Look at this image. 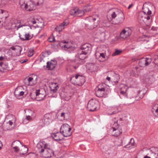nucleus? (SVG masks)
Returning <instances> with one entry per match:
<instances>
[{
    "label": "nucleus",
    "mask_w": 158,
    "mask_h": 158,
    "mask_svg": "<svg viewBox=\"0 0 158 158\" xmlns=\"http://www.w3.org/2000/svg\"><path fill=\"white\" fill-rule=\"evenodd\" d=\"M24 35H25L24 38H22L23 40V41L28 40L31 39L32 37L29 33H26Z\"/></svg>",
    "instance_id": "nucleus-25"
},
{
    "label": "nucleus",
    "mask_w": 158,
    "mask_h": 158,
    "mask_svg": "<svg viewBox=\"0 0 158 158\" xmlns=\"http://www.w3.org/2000/svg\"><path fill=\"white\" fill-rule=\"evenodd\" d=\"M80 50L84 53L87 54L90 52L91 50V45L89 44H85L82 45L81 47Z\"/></svg>",
    "instance_id": "nucleus-11"
},
{
    "label": "nucleus",
    "mask_w": 158,
    "mask_h": 158,
    "mask_svg": "<svg viewBox=\"0 0 158 158\" xmlns=\"http://www.w3.org/2000/svg\"><path fill=\"white\" fill-rule=\"evenodd\" d=\"M19 4L21 7L22 9H25L26 10L31 11L35 10L36 9V5L34 4L31 1L28 2L27 4L23 3L21 4V2H20Z\"/></svg>",
    "instance_id": "nucleus-5"
},
{
    "label": "nucleus",
    "mask_w": 158,
    "mask_h": 158,
    "mask_svg": "<svg viewBox=\"0 0 158 158\" xmlns=\"http://www.w3.org/2000/svg\"><path fill=\"white\" fill-rule=\"evenodd\" d=\"M50 86H53V87H59L58 84L57 83H52Z\"/></svg>",
    "instance_id": "nucleus-43"
},
{
    "label": "nucleus",
    "mask_w": 158,
    "mask_h": 158,
    "mask_svg": "<svg viewBox=\"0 0 158 158\" xmlns=\"http://www.w3.org/2000/svg\"><path fill=\"white\" fill-rule=\"evenodd\" d=\"M40 90H36L35 92V99L37 101L43 100L46 96L45 94L40 93Z\"/></svg>",
    "instance_id": "nucleus-13"
},
{
    "label": "nucleus",
    "mask_w": 158,
    "mask_h": 158,
    "mask_svg": "<svg viewBox=\"0 0 158 158\" xmlns=\"http://www.w3.org/2000/svg\"><path fill=\"white\" fill-rule=\"evenodd\" d=\"M138 69V68L137 67H135L133 69V71H135L137 70V69Z\"/></svg>",
    "instance_id": "nucleus-64"
},
{
    "label": "nucleus",
    "mask_w": 158,
    "mask_h": 158,
    "mask_svg": "<svg viewBox=\"0 0 158 158\" xmlns=\"http://www.w3.org/2000/svg\"><path fill=\"white\" fill-rule=\"evenodd\" d=\"M8 123H9L10 125L11 126L12 125L13 122L12 121L10 120L9 121Z\"/></svg>",
    "instance_id": "nucleus-59"
},
{
    "label": "nucleus",
    "mask_w": 158,
    "mask_h": 158,
    "mask_svg": "<svg viewBox=\"0 0 158 158\" xmlns=\"http://www.w3.org/2000/svg\"><path fill=\"white\" fill-rule=\"evenodd\" d=\"M33 54L34 51L33 50H30L28 52V55L29 56H32Z\"/></svg>",
    "instance_id": "nucleus-41"
},
{
    "label": "nucleus",
    "mask_w": 158,
    "mask_h": 158,
    "mask_svg": "<svg viewBox=\"0 0 158 158\" xmlns=\"http://www.w3.org/2000/svg\"><path fill=\"white\" fill-rule=\"evenodd\" d=\"M27 59L19 60V61L21 63H25V62H27Z\"/></svg>",
    "instance_id": "nucleus-47"
},
{
    "label": "nucleus",
    "mask_w": 158,
    "mask_h": 158,
    "mask_svg": "<svg viewBox=\"0 0 158 158\" xmlns=\"http://www.w3.org/2000/svg\"><path fill=\"white\" fill-rule=\"evenodd\" d=\"M102 25L104 27H108L109 26V23L108 22H106V23H105V24L103 23Z\"/></svg>",
    "instance_id": "nucleus-51"
},
{
    "label": "nucleus",
    "mask_w": 158,
    "mask_h": 158,
    "mask_svg": "<svg viewBox=\"0 0 158 158\" xmlns=\"http://www.w3.org/2000/svg\"><path fill=\"white\" fill-rule=\"evenodd\" d=\"M111 16L113 23L114 24H119L122 23L124 20V16L122 11L120 10L115 9L112 12Z\"/></svg>",
    "instance_id": "nucleus-2"
},
{
    "label": "nucleus",
    "mask_w": 158,
    "mask_h": 158,
    "mask_svg": "<svg viewBox=\"0 0 158 158\" xmlns=\"http://www.w3.org/2000/svg\"><path fill=\"white\" fill-rule=\"evenodd\" d=\"M121 52L122 51L116 49L115 50V52L112 54V55L113 56L118 55L120 54Z\"/></svg>",
    "instance_id": "nucleus-35"
},
{
    "label": "nucleus",
    "mask_w": 158,
    "mask_h": 158,
    "mask_svg": "<svg viewBox=\"0 0 158 158\" xmlns=\"http://www.w3.org/2000/svg\"><path fill=\"white\" fill-rule=\"evenodd\" d=\"M31 22L33 24H35L37 23V22L34 19H32L31 20Z\"/></svg>",
    "instance_id": "nucleus-54"
},
{
    "label": "nucleus",
    "mask_w": 158,
    "mask_h": 158,
    "mask_svg": "<svg viewBox=\"0 0 158 158\" xmlns=\"http://www.w3.org/2000/svg\"><path fill=\"white\" fill-rule=\"evenodd\" d=\"M115 147L113 146L106 152L105 156L106 158H112L116 154Z\"/></svg>",
    "instance_id": "nucleus-9"
},
{
    "label": "nucleus",
    "mask_w": 158,
    "mask_h": 158,
    "mask_svg": "<svg viewBox=\"0 0 158 158\" xmlns=\"http://www.w3.org/2000/svg\"><path fill=\"white\" fill-rule=\"evenodd\" d=\"M19 37L20 38L21 40H23L22 39V38H24L25 35L24 34L23 35H19Z\"/></svg>",
    "instance_id": "nucleus-52"
},
{
    "label": "nucleus",
    "mask_w": 158,
    "mask_h": 158,
    "mask_svg": "<svg viewBox=\"0 0 158 158\" xmlns=\"http://www.w3.org/2000/svg\"><path fill=\"white\" fill-rule=\"evenodd\" d=\"M8 16V15L6 11H4L3 13L0 14V23L2 22L5 23L6 19Z\"/></svg>",
    "instance_id": "nucleus-17"
},
{
    "label": "nucleus",
    "mask_w": 158,
    "mask_h": 158,
    "mask_svg": "<svg viewBox=\"0 0 158 158\" xmlns=\"http://www.w3.org/2000/svg\"><path fill=\"white\" fill-rule=\"evenodd\" d=\"M9 24L10 25V27H6V28L7 29L10 30L14 29L16 27V25L15 23H10Z\"/></svg>",
    "instance_id": "nucleus-29"
},
{
    "label": "nucleus",
    "mask_w": 158,
    "mask_h": 158,
    "mask_svg": "<svg viewBox=\"0 0 158 158\" xmlns=\"http://www.w3.org/2000/svg\"><path fill=\"white\" fill-rule=\"evenodd\" d=\"M68 24V23L64 21L59 26L55 28V30H56V31L60 32L64 28V27L67 26Z\"/></svg>",
    "instance_id": "nucleus-18"
},
{
    "label": "nucleus",
    "mask_w": 158,
    "mask_h": 158,
    "mask_svg": "<svg viewBox=\"0 0 158 158\" xmlns=\"http://www.w3.org/2000/svg\"><path fill=\"white\" fill-rule=\"evenodd\" d=\"M20 88H16L14 92V94L15 95V96L18 98L19 97V94L20 93Z\"/></svg>",
    "instance_id": "nucleus-31"
},
{
    "label": "nucleus",
    "mask_w": 158,
    "mask_h": 158,
    "mask_svg": "<svg viewBox=\"0 0 158 158\" xmlns=\"http://www.w3.org/2000/svg\"><path fill=\"white\" fill-rule=\"evenodd\" d=\"M91 10V7L90 6H87L85 7L84 10L83 12H89Z\"/></svg>",
    "instance_id": "nucleus-33"
},
{
    "label": "nucleus",
    "mask_w": 158,
    "mask_h": 158,
    "mask_svg": "<svg viewBox=\"0 0 158 158\" xmlns=\"http://www.w3.org/2000/svg\"><path fill=\"white\" fill-rule=\"evenodd\" d=\"M99 57H102L103 58H105V55L104 53H100V55Z\"/></svg>",
    "instance_id": "nucleus-50"
},
{
    "label": "nucleus",
    "mask_w": 158,
    "mask_h": 158,
    "mask_svg": "<svg viewBox=\"0 0 158 158\" xmlns=\"http://www.w3.org/2000/svg\"><path fill=\"white\" fill-rule=\"evenodd\" d=\"M152 111V113L155 112L156 114H158V104L153 106Z\"/></svg>",
    "instance_id": "nucleus-27"
},
{
    "label": "nucleus",
    "mask_w": 158,
    "mask_h": 158,
    "mask_svg": "<svg viewBox=\"0 0 158 158\" xmlns=\"http://www.w3.org/2000/svg\"><path fill=\"white\" fill-rule=\"evenodd\" d=\"M50 88L51 91L53 93H55L59 87H53V86H50Z\"/></svg>",
    "instance_id": "nucleus-36"
},
{
    "label": "nucleus",
    "mask_w": 158,
    "mask_h": 158,
    "mask_svg": "<svg viewBox=\"0 0 158 158\" xmlns=\"http://www.w3.org/2000/svg\"><path fill=\"white\" fill-rule=\"evenodd\" d=\"M71 128L68 124H63L60 129V132L64 137H68L71 135Z\"/></svg>",
    "instance_id": "nucleus-4"
},
{
    "label": "nucleus",
    "mask_w": 158,
    "mask_h": 158,
    "mask_svg": "<svg viewBox=\"0 0 158 158\" xmlns=\"http://www.w3.org/2000/svg\"><path fill=\"white\" fill-rule=\"evenodd\" d=\"M122 132L121 131H119V133H118L117 132V133H115V134L114 135H113L114 136H117L119 135L120 134L122 133Z\"/></svg>",
    "instance_id": "nucleus-49"
},
{
    "label": "nucleus",
    "mask_w": 158,
    "mask_h": 158,
    "mask_svg": "<svg viewBox=\"0 0 158 158\" xmlns=\"http://www.w3.org/2000/svg\"><path fill=\"white\" fill-rule=\"evenodd\" d=\"M48 40L49 42H53L54 41H55V39L54 37L50 36L48 39Z\"/></svg>",
    "instance_id": "nucleus-40"
},
{
    "label": "nucleus",
    "mask_w": 158,
    "mask_h": 158,
    "mask_svg": "<svg viewBox=\"0 0 158 158\" xmlns=\"http://www.w3.org/2000/svg\"><path fill=\"white\" fill-rule=\"evenodd\" d=\"M72 67H73L75 69H77L80 64V63L76 59L75 60H72Z\"/></svg>",
    "instance_id": "nucleus-22"
},
{
    "label": "nucleus",
    "mask_w": 158,
    "mask_h": 158,
    "mask_svg": "<svg viewBox=\"0 0 158 158\" xmlns=\"http://www.w3.org/2000/svg\"><path fill=\"white\" fill-rule=\"evenodd\" d=\"M97 26V24H94L92 26L91 24H86V27L88 29L93 30V34L94 35H97L98 37L102 40L105 39V33L104 31H102L103 28L101 27L98 28H96V27Z\"/></svg>",
    "instance_id": "nucleus-3"
},
{
    "label": "nucleus",
    "mask_w": 158,
    "mask_h": 158,
    "mask_svg": "<svg viewBox=\"0 0 158 158\" xmlns=\"http://www.w3.org/2000/svg\"><path fill=\"white\" fill-rule=\"evenodd\" d=\"M26 26V25H25V24H23V25H19L18 27H17V30H18L19 28L20 27H22L23 26Z\"/></svg>",
    "instance_id": "nucleus-57"
},
{
    "label": "nucleus",
    "mask_w": 158,
    "mask_h": 158,
    "mask_svg": "<svg viewBox=\"0 0 158 158\" xmlns=\"http://www.w3.org/2000/svg\"><path fill=\"white\" fill-rule=\"evenodd\" d=\"M90 19H93V21H95L96 20V18H92V17H90Z\"/></svg>",
    "instance_id": "nucleus-61"
},
{
    "label": "nucleus",
    "mask_w": 158,
    "mask_h": 158,
    "mask_svg": "<svg viewBox=\"0 0 158 158\" xmlns=\"http://www.w3.org/2000/svg\"><path fill=\"white\" fill-rule=\"evenodd\" d=\"M76 16H80L81 15V14H83V12L81 10H79L78 9H76Z\"/></svg>",
    "instance_id": "nucleus-38"
},
{
    "label": "nucleus",
    "mask_w": 158,
    "mask_h": 158,
    "mask_svg": "<svg viewBox=\"0 0 158 158\" xmlns=\"http://www.w3.org/2000/svg\"><path fill=\"white\" fill-rule=\"evenodd\" d=\"M33 3L36 6H38L40 4L43 2L42 0H32Z\"/></svg>",
    "instance_id": "nucleus-32"
},
{
    "label": "nucleus",
    "mask_w": 158,
    "mask_h": 158,
    "mask_svg": "<svg viewBox=\"0 0 158 158\" xmlns=\"http://www.w3.org/2000/svg\"><path fill=\"white\" fill-rule=\"evenodd\" d=\"M130 143H132V146H135V144L134 139L131 138L130 139Z\"/></svg>",
    "instance_id": "nucleus-44"
},
{
    "label": "nucleus",
    "mask_w": 158,
    "mask_h": 158,
    "mask_svg": "<svg viewBox=\"0 0 158 158\" xmlns=\"http://www.w3.org/2000/svg\"><path fill=\"white\" fill-rule=\"evenodd\" d=\"M47 64V68L49 70H52L55 68L57 64V61L54 60H52L50 62H48Z\"/></svg>",
    "instance_id": "nucleus-14"
},
{
    "label": "nucleus",
    "mask_w": 158,
    "mask_h": 158,
    "mask_svg": "<svg viewBox=\"0 0 158 158\" xmlns=\"http://www.w3.org/2000/svg\"><path fill=\"white\" fill-rule=\"evenodd\" d=\"M7 66L2 62H0V71L2 72L6 69Z\"/></svg>",
    "instance_id": "nucleus-26"
},
{
    "label": "nucleus",
    "mask_w": 158,
    "mask_h": 158,
    "mask_svg": "<svg viewBox=\"0 0 158 158\" xmlns=\"http://www.w3.org/2000/svg\"><path fill=\"white\" fill-rule=\"evenodd\" d=\"M152 18V16H148L147 15L146 16H145V18L147 20H150V21H151V18Z\"/></svg>",
    "instance_id": "nucleus-45"
},
{
    "label": "nucleus",
    "mask_w": 158,
    "mask_h": 158,
    "mask_svg": "<svg viewBox=\"0 0 158 158\" xmlns=\"http://www.w3.org/2000/svg\"><path fill=\"white\" fill-rule=\"evenodd\" d=\"M24 94V92L23 91H21L20 92V93L19 94V96H23Z\"/></svg>",
    "instance_id": "nucleus-53"
},
{
    "label": "nucleus",
    "mask_w": 158,
    "mask_h": 158,
    "mask_svg": "<svg viewBox=\"0 0 158 158\" xmlns=\"http://www.w3.org/2000/svg\"><path fill=\"white\" fill-rule=\"evenodd\" d=\"M129 145H132V143H130V142L128 144H127V145H125V146H124V148H127V147H128V146Z\"/></svg>",
    "instance_id": "nucleus-58"
},
{
    "label": "nucleus",
    "mask_w": 158,
    "mask_h": 158,
    "mask_svg": "<svg viewBox=\"0 0 158 158\" xmlns=\"http://www.w3.org/2000/svg\"><path fill=\"white\" fill-rule=\"evenodd\" d=\"M5 11V10H0V14H1L3 13L4 12V11Z\"/></svg>",
    "instance_id": "nucleus-60"
},
{
    "label": "nucleus",
    "mask_w": 158,
    "mask_h": 158,
    "mask_svg": "<svg viewBox=\"0 0 158 158\" xmlns=\"http://www.w3.org/2000/svg\"><path fill=\"white\" fill-rule=\"evenodd\" d=\"M28 151V148L25 146H23L21 149L20 152V155H24L26 154Z\"/></svg>",
    "instance_id": "nucleus-24"
},
{
    "label": "nucleus",
    "mask_w": 158,
    "mask_h": 158,
    "mask_svg": "<svg viewBox=\"0 0 158 158\" xmlns=\"http://www.w3.org/2000/svg\"><path fill=\"white\" fill-rule=\"evenodd\" d=\"M75 77L77 79H79L80 80V82L81 84H83L85 81V78L82 75L77 74L75 75Z\"/></svg>",
    "instance_id": "nucleus-21"
},
{
    "label": "nucleus",
    "mask_w": 158,
    "mask_h": 158,
    "mask_svg": "<svg viewBox=\"0 0 158 158\" xmlns=\"http://www.w3.org/2000/svg\"><path fill=\"white\" fill-rule=\"evenodd\" d=\"M33 80V78L32 77H29L28 78L25 79L24 81L26 85H31L32 84L31 83Z\"/></svg>",
    "instance_id": "nucleus-23"
},
{
    "label": "nucleus",
    "mask_w": 158,
    "mask_h": 158,
    "mask_svg": "<svg viewBox=\"0 0 158 158\" xmlns=\"http://www.w3.org/2000/svg\"><path fill=\"white\" fill-rule=\"evenodd\" d=\"M21 145V143L19 140H16L13 142L12 146L19 147Z\"/></svg>",
    "instance_id": "nucleus-28"
},
{
    "label": "nucleus",
    "mask_w": 158,
    "mask_h": 158,
    "mask_svg": "<svg viewBox=\"0 0 158 158\" xmlns=\"http://www.w3.org/2000/svg\"><path fill=\"white\" fill-rule=\"evenodd\" d=\"M126 89H125V91L120 90V94L119 95L120 98H122L123 96H124L125 97H127V95L126 93Z\"/></svg>",
    "instance_id": "nucleus-30"
},
{
    "label": "nucleus",
    "mask_w": 158,
    "mask_h": 158,
    "mask_svg": "<svg viewBox=\"0 0 158 158\" xmlns=\"http://www.w3.org/2000/svg\"><path fill=\"white\" fill-rule=\"evenodd\" d=\"M64 46V48H69L70 47V46L68 44H64V45H63L62 46Z\"/></svg>",
    "instance_id": "nucleus-46"
},
{
    "label": "nucleus",
    "mask_w": 158,
    "mask_h": 158,
    "mask_svg": "<svg viewBox=\"0 0 158 158\" xmlns=\"http://www.w3.org/2000/svg\"><path fill=\"white\" fill-rule=\"evenodd\" d=\"M152 59L149 58H143L139 61L138 64L141 67H145L148 65L151 62Z\"/></svg>",
    "instance_id": "nucleus-10"
},
{
    "label": "nucleus",
    "mask_w": 158,
    "mask_h": 158,
    "mask_svg": "<svg viewBox=\"0 0 158 158\" xmlns=\"http://www.w3.org/2000/svg\"><path fill=\"white\" fill-rule=\"evenodd\" d=\"M4 58V57L2 56H1L0 57V60H3V59Z\"/></svg>",
    "instance_id": "nucleus-63"
},
{
    "label": "nucleus",
    "mask_w": 158,
    "mask_h": 158,
    "mask_svg": "<svg viewBox=\"0 0 158 158\" xmlns=\"http://www.w3.org/2000/svg\"><path fill=\"white\" fill-rule=\"evenodd\" d=\"M12 149L14 151V152H18L19 151V147H16V146H12Z\"/></svg>",
    "instance_id": "nucleus-39"
},
{
    "label": "nucleus",
    "mask_w": 158,
    "mask_h": 158,
    "mask_svg": "<svg viewBox=\"0 0 158 158\" xmlns=\"http://www.w3.org/2000/svg\"><path fill=\"white\" fill-rule=\"evenodd\" d=\"M35 92H34V93H31L30 94L31 98L32 99H35Z\"/></svg>",
    "instance_id": "nucleus-42"
},
{
    "label": "nucleus",
    "mask_w": 158,
    "mask_h": 158,
    "mask_svg": "<svg viewBox=\"0 0 158 158\" xmlns=\"http://www.w3.org/2000/svg\"><path fill=\"white\" fill-rule=\"evenodd\" d=\"M49 114H46L44 115V118L42 119V122L46 125L48 124L51 120Z\"/></svg>",
    "instance_id": "nucleus-20"
},
{
    "label": "nucleus",
    "mask_w": 158,
    "mask_h": 158,
    "mask_svg": "<svg viewBox=\"0 0 158 158\" xmlns=\"http://www.w3.org/2000/svg\"><path fill=\"white\" fill-rule=\"evenodd\" d=\"M98 106V102L93 99L90 100L87 105V108L89 110L93 111L97 110V106Z\"/></svg>",
    "instance_id": "nucleus-7"
},
{
    "label": "nucleus",
    "mask_w": 158,
    "mask_h": 158,
    "mask_svg": "<svg viewBox=\"0 0 158 158\" xmlns=\"http://www.w3.org/2000/svg\"><path fill=\"white\" fill-rule=\"evenodd\" d=\"M2 143L1 141H0V149L2 147Z\"/></svg>",
    "instance_id": "nucleus-62"
},
{
    "label": "nucleus",
    "mask_w": 158,
    "mask_h": 158,
    "mask_svg": "<svg viewBox=\"0 0 158 158\" xmlns=\"http://www.w3.org/2000/svg\"><path fill=\"white\" fill-rule=\"evenodd\" d=\"M61 134L60 132H57L56 133H52L51 134V136L52 138L56 141L61 140L62 139V137H60Z\"/></svg>",
    "instance_id": "nucleus-15"
},
{
    "label": "nucleus",
    "mask_w": 158,
    "mask_h": 158,
    "mask_svg": "<svg viewBox=\"0 0 158 158\" xmlns=\"http://www.w3.org/2000/svg\"><path fill=\"white\" fill-rule=\"evenodd\" d=\"M65 114V113H64V112L62 113L61 114L60 116L61 117H63L64 118H65V116H64Z\"/></svg>",
    "instance_id": "nucleus-56"
},
{
    "label": "nucleus",
    "mask_w": 158,
    "mask_h": 158,
    "mask_svg": "<svg viewBox=\"0 0 158 158\" xmlns=\"http://www.w3.org/2000/svg\"><path fill=\"white\" fill-rule=\"evenodd\" d=\"M101 85H99L98 87H97L98 89L97 90L96 89L95 91L96 95L98 97H103L105 93V89L104 88H100L99 87Z\"/></svg>",
    "instance_id": "nucleus-12"
},
{
    "label": "nucleus",
    "mask_w": 158,
    "mask_h": 158,
    "mask_svg": "<svg viewBox=\"0 0 158 158\" xmlns=\"http://www.w3.org/2000/svg\"><path fill=\"white\" fill-rule=\"evenodd\" d=\"M10 49L15 51L16 53V55L19 56L22 50L21 48L19 46L16 45L14 47H12L10 48Z\"/></svg>",
    "instance_id": "nucleus-16"
},
{
    "label": "nucleus",
    "mask_w": 158,
    "mask_h": 158,
    "mask_svg": "<svg viewBox=\"0 0 158 158\" xmlns=\"http://www.w3.org/2000/svg\"><path fill=\"white\" fill-rule=\"evenodd\" d=\"M67 43V42L65 41H64L60 43V46H61L62 47L63 45H62V44H65V43Z\"/></svg>",
    "instance_id": "nucleus-55"
},
{
    "label": "nucleus",
    "mask_w": 158,
    "mask_h": 158,
    "mask_svg": "<svg viewBox=\"0 0 158 158\" xmlns=\"http://www.w3.org/2000/svg\"><path fill=\"white\" fill-rule=\"evenodd\" d=\"M81 51V50H79L77 53V55L80 60H83L87 57L86 55L87 54L85 53H84Z\"/></svg>",
    "instance_id": "nucleus-19"
},
{
    "label": "nucleus",
    "mask_w": 158,
    "mask_h": 158,
    "mask_svg": "<svg viewBox=\"0 0 158 158\" xmlns=\"http://www.w3.org/2000/svg\"><path fill=\"white\" fill-rule=\"evenodd\" d=\"M48 144H44L43 143H40L37 144V147L39 152L45 158H49L53 155L52 150L48 147Z\"/></svg>",
    "instance_id": "nucleus-1"
},
{
    "label": "nucleus",
    "mask_w": 158,
    "mask_h": 158,
    "mask_svg": "<svg viewBox=\"0 0 158 158\" xmlns=\"http://www.w3.org/2000/svg\"><path fill=\"white\" fill-rule=\"evenodd\" d=\"M132 33V30L129 27H126L120 33V37L123 39L129 36Z\"/></svg>",
    "instance_id": "nucleus-8"
},
{
    "label": "nucleus",
    "mask_w": 158,
    "mask_h": 158,
    "mask_svg": "<svg viewBox=\"0 0 158 158\" xmlns=\"http://www.w3.org/2000/svg\"><path fill=\"white\" fill-rule=\"evenodd\" d=\"M26 119L27 120L29 121V120H31L32 119V118L30 116L28 115V116H26Z\"/></svg>",
    "instance_id": "nucleus-48"
},
{
    "label": "nucleus",
    "mask_w": 158,
    "mask_h": 158,
    "mask_svg": "<svg viewBox=\"0 0 158 158\" xmlns=\"http://www.w3.org/2000/svg\"><path fill=\"white\" fill-rule=\"evenodd\" d=\"M76 8H74V9H72L70 11V14L71 15L75 16L76 15V13H77L76 12Z\"/></svg>",
    "instance_id": "nucleus-34"
},
{
    "label": "nucleus",
    "mask_w": 158,
    "mask_h": 158,
    "mask_svg": "<svg viewBox=\"0 0 158 158\" xmlns=\"http://www.w3.org/2000/svg\"><path fill=\"white\" fill-rule=\"evenodd\" d=\"M114 126H117V127H112L113 131L114 132V131H118L119 129L118 126V124L117 123V121L116 123H115L114 124Z\"/></svg>",
    "instance_id": "nucleus-37"
},
{
    "label": "nucleus",
    "mask_w": 158,
    "mask_h": 158,
    "mask_svg": "<svg viewBox=\"0 0 158 158\" xmlns=\"http://www.w3.org/2000/svg\"><path fill=\"white\" fill-rule=\"evenodd\" d=\"M153 8H155V6L150 3H145L143 5V10L145 14L151 15L152 14V11Z\"/></svg>",
    "instance_id": "nucleus-6"
}]
</instances>
